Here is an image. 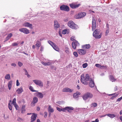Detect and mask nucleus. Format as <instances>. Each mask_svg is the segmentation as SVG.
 <instances>
[{
	"instance_id": "nucleus-39",
	"label": "nucleus",
	"mask_w": 122,
	"mask_h": 122,
	"mask_svg": "<svg viewBox=\"0 0 122 122\" xmlns=\"http://www.w3.org/2000/svg\"><path fill=\"white\" fill-rule=\"evenodd\" d=\"M73 54L76 57H77L78 56V54L77 52L75 51L73 52Z\"/></svg>"
},
{
	"instance_id": "nucleus-24",
	"label": "nucleus",
	"mask_w": 122,
	"mask_h": 122,
	"mask_svg": "<svg viewBox=\"0 0 122 122\" xmlns=\"http://www.w3.org/2000/svg\"><path fill=\"white\" fill-rule=\"evenodd\" d=\"M80 94V93L78 92H76V93H74L73 97L74 98H77L79 96V95Z\"/></svg>"
},
{
	"instance_id": "nucleus-6",
	"label": "nucleus",
	"mask_w": 122,
	"mask_h": 122,
	"mask_svg": "<svg viewBox=\"0 0 122 122\" xmlns=\"http://www.w3.org/2000/svg\"><path fill=\"white\" fill-rule=\"evenodd\" d=\"M60 8L61 10L65 11H68L70 10L68 6L64 5H61Z\"/></svg>"
},
{
	"instance_id": "nucleus-27",
	"label": "nucleus",
	"mask_w": 122,
	"mask_h": 122,
	"mask_svg": "<svg viewBox=\"0 0 122 122\" xmlns=\"http://www.w3.org/2000/svg\"><path fill=\"white\" fill-rule=\"evenodd\" d=\"M110 80L112 82L115 81L116 80L113 76L112 75H111L110 76Z\"/></svg>"
},
{
	"instance_id": "nucleus-17",
	"label": "nucleus",
	"mask_w": 122,
	"mask_h": 122,
	"mask_svg": "<svg viewBox=\"0 0 122 122\" xmlns=\"http://www.w3.org/2000/svg\"><path fill=\"white\" fill-rule=\"evenodd\" d=\"M54 27L55 29L56 30L58 28H59L60 27V25L58 23V22L56 20L54 21Z\"/></svg>"
},
{
	"instance_id": "nucleus-52",
	"label": "nucleus",
	"mask_w": 122,
	"mask_h": 122,
	"mask_svg": "<svg viewBox=\"0 0 122 122\" xmlns=\"http://www.w3.org/2000/svg\"><path fill=\"white\" fill-rule=\"evenodd\" d=\"M75 40V38L73 36H72L71 37V41H73L74 40Z\"/></svg>"
},
{
	"instance_id": "nucleus-29",
	"label": "nucleus",
	"mask_w": 122,
	"mask_h": 122,
	"mask_svg": "<svg viewBox=\"0 0 122 122\" xmlns=\"http://www.w3.org/2000/svg\"><path fill=\"white\" fill-rule=\"evenodd\" d=\"M107 116L110 117L111 118H113L114 117H116V115L114 114H107Z\"/></svg>"
},
{
	"instance_id": "nucleus-3",
	"label": "nucleus",
	"mask_w": 122,
	"mask_h": 122,
	"mask_svg": "<svg viewBox=\"0 0 122 122\" xmlns=\"http://www.w3.org/2000/svg\"><path fill=\"white\" fill-rule=\"evenodd\" d=\"M68 25L70 28L75 29H77L78 28L77 25L72 21H70L68 22Z\"/></svg>"
},
{
	"instance_id": "nucleus-54",
	"label": "nucleus",
	"mask_w": 122,
	"mask_h": 122,
	"mask_svg": "<svg viewBox=\"0 0 122 122\" xmlns=\"http://www.w3.org/2000/svg\"><path fill=\"white\" fill-rule=\"evenodd\" d=\"M43 50H44V47L43 46H41V49H40V51H43Z\"/></svg>"
},
{
	"instance_id": "nucleus-30",
	"label": "nucleus",
	"mask_w": 122,
	"mask_h": 122,
	"mask_svg": "<svg viewBox=\"0 0 122 122\" xmlns=\"http://www.w3.org/2000/svg\"><path fill=\"white\" fill-rule=\"evenodd\" d=\"M56 109L59 112H60L61 111H62L64 112V108H59L58 107H56Z\"/></svg>"
},
{
	"instance_id": "nucleus-13",
	"label": "nucleus",
	"mask_w": 122,
	"mask_h": 122,
	"mask_svg": "<svg viewBox=\"0 0 122 122\" xmlns=\"http://www.w3.org/2000/svg\"><path fill=\"white\" fill-rule=\"evenodd\" d=\"M80 5L81 4H76L72 3V4H70V5L71 8L73 9H75L78 7L80 6Z\"/></svg>"
},
{
	"instance_id": "nucleus-18",
	"label": "nucleus",
	"mask_w": 122,
	"mask_h": 122,
	"mask_svg": "<svg viewBox=\"0 0 122 122\" xmlns=\"http://www.w3.org/2000/svg\"><path fill=\"white\" fill-rule=\"evenodd\" d=\"M78 52L80 55H84L86 54V51L82 49L78 50Z\"/></svg>"
},
{
	"instance_id": "nucleus-36",
	"label": "nucleus",
	"mask_w": 122,
	"mask_h": 122,
	"mask_svg": "<svg viewBox=\"0 0 122 122\" xmlns=\"http://www.w3.org/2000/svg\"><path fill=\"white\" fill-rule=\"evenodd\" d=\"M16 98H14L13 99L12 101V103L13 104V105H14L15 104H16Z\"/></svg>"
},
{
	"instance_id": "nucleus-32",
	"label": "nucleus",
	"mask_w": 122,
	"mask_h": 122,
	"mask_svg": "<svg viewBox=\"0 0 122 122\" xmlns=\"http://www.w3.org/2000/svg\"><path fill=\"white\" fill-rule=\"evenodd\" d=\"M5 78L6 79L9 80L10 79V76L9 74H7L5 76Z\"/></svg>"
},
{
	"instance_id": "nucleus-4",
	"label": "nucleus",
	"mask_w": 122,
	"mask_h": 122,
	"mask_svg": "<svg viewBox=\"0 0 122 122\" xmlns=\"http://www.w3.org/2000/svg\"><path fill=\"white\" fill-rule=\"evenodd\" d=\"M93 94L89 92H87L83 96L82 98L84 100H86L88 98H92L93 97Z\"/></svg>"
},
{
	"instance_id": "nucleus-9",
	"label": "nucleus",
	"mask_w": 122,
	"mask_h": 122,
	"mask_svg": "<svg viewBox=\"0 0 122 122\" xmlns=\"http://www.w3.org/2000/svg\"><path fill=\"white\" fill-rule=\"evenodd\" d=\"M19 30L20 31L26 34H28L30 33L29 30L26 28H22L20 29Z\"/></svg>"
},
{
	"instance_id": "nucleus-43",
	"label": "nucleus",
	"mask_w": 122,
	"mask_h": 122,
	"mask_svg": "<svg viewBox=\"0 0 122 122\" xmlns=\"http://www.w3.org/2000/svg\"><path fill=\"white\" fill-rule=\"evenodd\" d=\"M67 33V31L66 29L62 31V33L63 34H65Z\"/></svg>"
},
{
	"instance_id": "nucleus-49",
	"label": "nucleus",
	"mask_w": 122,
	"mask_h": 122,
	"mask_svg": "<svg viewBox=\"0 0 122 122\" xmlns=\"http://www.w3.org/2000/svg\"><path fill=\"white\" fill-rule=\"evenodd\" d=\"M12 36V34L11 33H10L7 36L9 38H10Z\"/></svg>"
},
{
	"instance_id": "nucleus-41",
	"label": "nucleus",
	"mask_w": 122,
	"mask_h": 122,
	"mask_svg": "<svg viewBox=\"0 0 122 122\" xmlns=\"http://www.w3.org/2000/svg\"><path fill=\"white\" fill-rule=\"evenodd\" d=\"M87 64L86 63L83 64L82 65L83 67L84 68H85L87 67Z\"/></svg>"
},
{
	"instance_id": "nucleus-37",
	"label": "nucleus",
	"mask_w": 122,
	"mask_h": 122,
	"mask_svg": "<svg viewBox=\"0 0 122 122\" xmlns=\"http://www.w3.org/2000/svg\"><path fill=\"white\" fill-rule=\"evenodd\" d=\"M118 96V94H115V95H113V96L111 97V98H110V99L112 100L114 98L117 97Z\"/></svg>"
},
{
	"instance_id": "nucleus-10",
	"label": "nucleus",
	"mask_w": 122,
	"mask_h": 122,
	"mask_svg": "<svg viewBox=\"0 0 122 122\" xmlns=\"http://www.w3.org/2000/svg\"><path fill=\"white\" fill-rule=\"evenodd\" d=\"M74 110V108L71 107H67L64 108V112H66V111L69 113H71L72 111Z\"/></svg>"
},
{
	"instance_id": "nucleus-57",
	"label": "nucleus",
	"mask_w": 122,
	"mask_h": 122,
	"mask_svg": "<svg viewBox=\"0 0 122 122\" xmlns=\"http://www.w3.org/2000/svg\"><path fill=\"white\" fill-rule=\"evenodd\" d=\"M17 120L19 121H21L22 120V118L19 117L17 119Z\"/></svg>"
},
{
	"instance_id": "nucleus-40",
	"label": "nucleus",
	"mask_w": 122,
	"mask_h": 122,
	"mask_svg": "<svg viewBox=\"0 0 122 122\" xmlns=\"http://www.w3.org/2000/svg\"><path fill=\"white\" fill-rule=\"evenodd\" d=\"M8 107L9 109L10 110H12V106L10 104V103L9 102L8 103Z\"/></svg>"
},
{
	"instance_id": "nucleus-16",
	"label": "nucleus",
	"mask_w": 122,
	"mask_h": 122,
	"mask_svg": "<svg viewBox=\"0 0 122 122\" xmlns=\"http://www.w3.org/2000/svg\"><path fill=\"white\" fill-rule=\"evenodd\" d=\"M35 96H36L38 97L42 98L43 97V94L40 92H37L35 93Z\"/></svg>"
},
{
	"instance_id": "nucleus-61",
	"label": "nucleus",
	"mask_w": 122,
	"mask_h": 122,
	"mask_svg": "<svg viewBox=\"0 0 122 122\" xmlns=\"http://www.w3.org/2000/svg\"><path fill=\"white\" fill-rule=\"evenodd\" d=\"M107 116V114H106L104 115H102L100 116V117L101 118L102 117H104L105 116Z\"/></svg>"
},
{
	"instance_id": "nucleus-1",
	"label": "nucleus",
	"mask_w": 122,
	"mask_h": 122,
	"mask_svg": "<svg viewBox=\"0 0 122 122\" xmlns=\"http://www.w3.org/2000/svg\"><path fill=\"white\" fill-rule=\"evenodd\" d=\"M90 78V76L88 74H86L85 76L84 74H82L81 76V82L82 84L86 85H87L88 83L87 81L89 80Z\"/></svg>"
},
{
	"instance_id": "nucleus-11",
	"label": "nucleus",
	"mask_w": 122,
	"mask_h": 122,
	"mask_svg": "<svg viewBox=\"0 0 122 122\" xmlns=\"http://www.w3.org/2000/svg\"><path fill=\"white\" fill-rule=\"evenodd\" d=\"M89 80V82L88 83V84L89 86L91 88L94 87L95 86V84L94 80L92 78H90Z\"/></svg>"
},
{
	"instance_id": "nucleus-59",
	"label": "nucleus",
	"mask_w": 122,
	"mask_h": 122,
	"mask_svg": "<svg viewBox=\"0 0 122 122\" xmlns=\"http://www.w3.org/2000/svg\"><path fill=\"white\" fill-rule=\"evenodd\" d=\"M10 38H9L8 36H7V37H6V39H5V42L7 41H8V40H9V39H10Z\"/></svg>"
},
{
	"instance_id": "nucleus-53",
	"label": "nucleus",
	"mask_w": 122,
	"mask_h": 122,
	"mask_svg": "<svg viewBox=\"0 0 122 122\" xmlns=\"http://www.w3.org/2000/svg\"><path fill=\"white\" fill-rule=\"evenodd\" d=\"M11 65L12 66L15 67L16 66V64L15 63H12L11 64Z\"/></svg>"
},
{
	"instance_id": "nucleus-63",
	"label": "nucleus",
	"mask_w": 122,
	"mask_h": 122,
	"mask_svg": "<svg viewBox=\"0 0 122 122\" xmlns=\"http://www.w3.org/2000/svg\"><path fill=\"white\" fill-rule=\"evenodd\" d=\"M40 110V108L39 107H38L37 108V111H39Z\"/></svg>"
},
{
	"instance_id": "nucleus-19",
	"label": "nucleus",
	"mask_w": 122,
	"mask_h": 122,
	"mask_svg": "<svg viewBox=\"0 0 122 122\" xmlns=\"http://www.w3.org/2000/svg\"><path fill=\"white\" fill-rule=\"evenodd\" d=\"M62 91L64 92H72V90L69 88L66 87L64 88L63 89Z\"/></svg>"
},
{
	"instance_id": "nucleus-25",
	"label": "nucleus",
	"mask_w": 122,
	"mask_h": 122,
	"mask_svg": "<svg viewBox=\"0 0 122 122\" xmlns=\"http://www.w3.org/2000/svg\"><path fill=\"white\" fill-rule=\"evenodd\" d=\"M12 81H9L8 84V87L9 90H10L12 87Z\"/></svg>"
},
{
	"instance_id": "nucleus-60",
	"label": "nucleus",
	"mask_w": 122,
	"mask_h": 122,
	"mask_svg": "<svg viewBox=\"0 0 122 122\" xmlns=\"http://www.w3.org/2000/svg\"><path fill=\"white\" fill-rule=\"evenodd\" d=\"M106 27H107V29H109V25L108 24H107L106 25Z\"/></svg>"
},
{
	"instance_id": "nucleus-42",
	"label": "nucleus",
	"mask_w": 122,
	"mask_h": 122,
	"mask_svg": "<svg viewBox=\"0 0 122 122\" xmlns=\"http://www.w3.org/2000/svg\"><path fill=\"white\" fill-rule=\"evenodd\" d=\"M18 65L20 67H21L23 65V63L20 61H19L18 62Z\"/></svg>"
},
{
	"instance_id": "nucleus-20",
	"label": "nucleus",
	"mask_w": 122,
	"mask_h": 122,
	"mask_svg": "<svg viewBox=\"0 0 122 122\" xmlns=\"http://www.w3.org/2000/svg\"><path fill=\"white\" fill-rule=\"evenodd\" d=\"M38 101V99L36 97H33V101L31 103V104H34L35 103L37 102Z\"/></svg>"
},
{
	"instance_id": "nucleus-2",
	"label": "nucleus",
	"mask_w": 122,
	"mask_h": 122,
	"mask_svg": "<svg viewBox=\"0 0 122 122\" xmlns=\"http://www.w3.org/2000/svg\"><path fill=\"white\" fill-rule=\"evenodd\" d=\"M100 32V30L99 29H97L95 30L93 32V36L96 39H100L101 38L102 36V34L100 33L99 35V33Z\"/></svg>"
},
{
	"instance_id": "nucleus-21",
	"label": "nucleus",
	"mask_w": 122,
	"mask_h": 122,
	"mask_svg": "<svg viewBox=\"0 0 122 122\" xmlns=\"http://www.w3.org/2000/svg\"><path fill=\"white\" fill-rule=\"evenodd\" d=\"M23 88L21 87L20 88H18L16 90V92L18 94H20L23 91Z\"/></svg>"
},
{
	"instance_id": "nucleus-62",
	"label": "nucleus",
	"mask_w": 122,
	"mask_h": 122,
	"mask_svg": "<svg viewBox=\"0 0 122 122\" xmlns=\"http://www.w3.org/2000/svg\"><path fill=\"white\" fill-rule=\"evenodd\" d=\"M62 102H61L59 101V102H56V103H57L58 104H61V103Z\"/></svg>"
},
{
	"instance_id": "nucleus-47",
	"label": "nucleus",
	"mask_w": 122,
	"mask_h": 122,
	"mask_svg": "<svg viewBox=\"0 0 122 122\" xmlns=\"http://www.w3.org/2000/svg\"><path fill=\"white\" fill-rule=\"evenodd\" d=\"M20 84V83H19V81L18 80H16V85L17 86H18Z\"/></svg>"
},
{
	"instance_id": "nucleus-45",
	"label": "nucleus",
	"mask_w": 122,
	"mask_h": 122,
	"mask_svg": "<svg viewBox=\"0 0 122 122\" xmlns=\"http://www.w3.org/2000/svg\"><path fill=\"white\" fill-rule=\"evenodd\" d=\"M44 114L45 115L44 116V117L46 118L47 117V116L48 113L46 112H45L44 113Z\"/></svg>"
},
{
	"instance_id": "nucleus-8",
	"label": "nucleus",
	"mask_w": 122,
	"mask_h": 122,
	"mask_svg": "<svg viewBox=\"0 0 122 122\" xmlns=\"http://www.w3.org/2000/svg\"><path fill=\"white\" fill-rule=\"evenodd\" d=\"M80 44L78 42L75 41H73L72 44V48L74 49H75L77 47L79 46Z\"/></svg>"
},
{
	"instance_id": "nucleus-33",
	"label": "nucleus",
	"mask_w": 122,
	"mask_h": 122,
	"mask_svg": "<svg viewBox=\"0 0 122 122\" xmlns=\"http://www.w3.org/2000/svg\"><path fill=\"white\" fill-rule=\"evenodd\" d=\"M29 89L32 92H36L37 91L34 90L33 88L31 86L29 87Z\"/></svg>"
},
{
	"instance_id": "nucleus-56",
	"label": "nucleus",
	"mask_w": 122,
	"mask_h": 122,
	"mask_svg": "<svg viewBox=\"0 0 122 122\" xmlns=\"http://www.w3.org/2000/svg\"><path fill=\"white\" fill-rule=\"evenodd\" d=\"M109 29H107L106 30V35H107L109 33Z\"/></svg>"
},
{
	"instance_id": "nucleus-15",
	"label": "nucleus",
	"mask_w": 122,
	"mask_h": 122,
	"mask_svg": "<svg viewBox=\"0 0 122 122\" xmlns=\"http://www.w3.org/2000/svg\"><path fill=\"white\" fill-rule=\"evenodd\" d=\"M33 115L31 117V122H34L36 120V117L37 116V115L36 114L33 113Z\"/></svg>"
},
{
	"instance_id": "nucleus-31",
	"label": "nucleus",
	"mask_w": 122,
	"mask_h": 122,
	"mask_svg": "<svg viewBox=\"0 0 122 122\" xmlns=\"http://www.w3.org/2000/svg\"><path fill=\"white\" fill-rule=\"evenodd\" d=\"M91 46L89 44H86L84 45V47L85 49H89L90 48Z\"/></svg>"
},
{
	"instance_id": "nucleus-5",
	"label": "nucleus",
	"mask_w": 122,
	"mask_h": 122,
	"mask_svg": "<svg viewBox=\"0 0 122 122\" xmlns=\"http://www.w3.org/2000/svg\"><path fill=\"white\" fill-rule=\"evenodd\" d=\"M33 81L35 83L40 87H42L43 86V82L41 80H33Z\"/></svg>"
},
{
	"instance_id": "nucleus-26",
	"label": "nucleus",
	"mask_w": 122,
	"mask_h": 122,
	"mask_svg": "<svg viewBox=\"0 0 122 122\" xmlns=\"http://www.w3.org/2000/svg\"><path fill=\"white\" fill-rule=\"evenodd\" d=\"M53 49L56 51H59V49L57 46L55 44L52 46Z\"/></svg>"
},
{
	"instance_id": "nucleus-55",
	"label": "nucleus",
	"mask_w": 122,
	"mask_h": 122,
	"mask_svg": "<svg viewBox=\"0 0 122 122\" xmlns=\"http://www.w3.org/2000/svg\"><path fill=\"white\" fill-rule=\"evenodd\" d=\"M24 71L25 72V75H27L28 74V72L25 69H24Z\"/></svg>"
},
{
	"instance_id": "nucleus-28",
	"label": "nucleus",
	"mask_w": 122,
	"mask_h": 122,
	"mask_svg": "<svg viewBox=\"0 0 122 122\" xmlns=\"http://www.w3.org/2000/svg\"><path fill=\"white\" fill-rule=\"evenodd\" d=\"M25 105H23L22 106L21 108V112L22 113H24L25 111Z\"/></svg>"
},
{
	"instance_id": "nucleus-48",
	"label": "nucleus",
	"mask_w": 122,
	"mask_h": 122,
	"mask_svg": "<svg viewBox=\"0 0 122 122\" xmlns=\"http://www.w3.org/2000/svg\"><path fill=\"white\" fill-rule=\"evenodd\" d=\"M100 68L102 69H106L107 68V66H101L100 67Z\"/></svg>"
},
{
	"instance_id": "nucleus-12",
	"label": "nucleus",
	"mask_w": 122,
	"mask_h": 122,
	"mask_svg": "<svg viewBox=\"0 0 122 122\" xmlns=\"http://www.w3.org/2000/svg\"><path fill=\"white\" fill-rule=\"evenodd\" d=\"M92 28L93 31L96 28V22L94 18H93L92 19Z\"/></svg>"
},
{
	"instance_id": "nucleus-7",
	"label": "nucleus",
	"mask_w": 122,
	"mask_h": 122,
	"mask_svg": "<svg viewBox=\"0 0 122 122\" xmlns=\"http://www.w3.org/2000/svg\"><path fill=\"white\" fill-rule=\"evenodd\" d=\"M86 15V13L85 12H82L79 13L78 15H76L75 18L76 19L81 18L84 17Z\"/></svg>"
},
{
	"instance_id": "nucleus-51",
	"label": "nucleus",
	"mask_w": 122,
	"mask_h": 122,
	"mask_svg": "<svg viewBox=\"0 0 122 122\" xmlns=\"http://www.w3.org/2000/svg\"><path fill=\"white\" fill-rule=\"evenodd\" d=\"M12 45L14 46H16L18 45V44L16 43H12Z\"/></svg>"
},
{
	"instance_id": "nucleus-58",
	"label": "nucleus",
	"mask_w": 122,
	"mask_h": 122,
	"mask_svg": "<svg viewBox=\"0 0 122 122\" xmlns=\"http://www.w3.org/2000/svg\"><path fill=\"white\" fill-rule=\"evenodd\" d=\"M117 86H116L114 88V91H116L117 90Z\"/></svg>"
},
{
	"instance_id": "nucleus-38",
	"label": "nucleus",
	"mask_w": 122,
	"mask_h": 122,
	"mask_svg": "<svg viewBox=\"0 0 122 122\" xmlns=\"http://www.w3.org/2000/svg\"><path fill=\"white\" fill-rule=\"evenodd\" d=\"M65 52L68 54H69V49L68 48L66 47L65 48Z\"/></svg>"
},
{
	"instance_id": "nucleus-22",
	"label": "nucleus",
	"mask_w": 122,
	"mask_h": 122,
	"mask_svg": "<svg viewBox=\"0 0 122 122\" xmlns=\"http://www.w3.org/2000/svg\"><path fill=\"white\" fill-rule=\"evenodd\" d=\"M54 111L53 109L51 107V106L50 105L49 106L48 108V112L52 113L54 112Z\"/></svg>"
},
{
	"instance_id": "nucleus-64",
	"label": "nucleus",
	"mask_w": 122,
	"mask_h": 122,
	"mask_svg": "<svg viewBox=\"0 0 122 122\" xmlns=\"http://www.w3.org/2000/svg\"><path fill=\"white\" fill-rule=\"evenodd\" d=\"M120 120L122 122V116H121L119 117Z\"/></svg>"
},
{
	"instance_id": "nucleus-35",
	"label": "nucleus",
	"mask_w": 122,
	"mask_h": 122,
	"mask_svg": "<svg viewBox=\"0 0 122 122\" xmlns=\"http://www.w3.org/2000/svg\"><path fill=\"white\" fill-rule=\"evenodd\" d=\"M48 43H49L52 47L55 44L54 43L50 41H48Z\"/></svg>"
},
{
	"instance_id": "nucleus-50",
	"label": "nucleus",
	"mask_w": 122,
	"mask_h": 122,
	"mask_svg": "<svg viewBox=\"0 0 122 122\" xmlns=\"http://www.w3.org/2000/svg\"><path fill=\"white\" fill-rule=\"evenodd\" d=\"M36 46L39 48L41 46V44L36 43Z\"/></svg>"
},
{
	"instance_id": "nucleus-23",
	"label": "nucleus",
	"mask_w": 122,
	"mask_h": 122,
	"mask_svg": "<svg viewBox=\"0 0 122 122\" xmlns=\"http://www.w3.org/2000/svg\"><path fill=\"white\" fill-rule=\"evenodd\" d=\"M41 63L43 65L45 66H49L51 65V63L50 62H45L43 61L41 62Z\"/></svg>"
},
{
	"instance_id": "nucleus-46",
	"label": "nucleus",
	"mask_w": 122,
	"mask_h": 122,
	"mask_svg": "<svg viewBox=\"0 0 122 122\" xmlns=\"http://www.w3.org/2000/svg\"><path fill=\"white\" fill-rule=\"evenodd\" d=\"M95 66L97 67L100 68L101 65L99 64H95Z\"/></svg>"
},
{
	"instance_id": "nucleus-14",
	"label": "nucleus",
	"mask_w": 122,
	"mask_h": 122,
	"mask_svg": "<svg viewBox=\"0 0 122 122\" xmlns=\"http://www.w3.org/2000/svg\"><path fill=\"white\" fill-rule=\"evenodd\" d=\"M23 25L25 27H29L31 29H32V25L29 23L27 22L23 24Z\"/></svg>"
},
{
	"instance_id": "nucleus-44",
	"label": "nucleus",
	"mask_w": 122,
	"mask_h": 122,
	"mask_svg": "<svg viewBox=\"0 0 122 122\" xmlns=\"http://www.w3.org/2000/svg\"><path fill=\"white\" fill-rule=\"evenodd\" d=\"M14 106V107H15V109L16 110H18V107L17 104H16L13 105Z\"/></svg>"
},
{
	"instance_id": "nucleus-34",
	"label": "nucleus",
	"mask_w": 122,
	"mask_h": 122,
	"mask_svg": "<svg viewBox=\"0 0 122 122\" xmlns=\"http://www.w3.org/2000/svg\"><path fill=\"white\" fill-rule=\"evenodd\" d=\"M97 105V103L94 102L92 103L91 105V107H96Z\"/></svg>"
}]
</instances>
